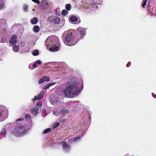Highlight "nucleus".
Returning <instances> with one entry per match:
<instances>
[{
    "mask_svg": "<svg viewBox=\"0 0 156 156\" xmlns=\"http://www.w3.org/2000/svg\"><path fill=\"white\" fill-rule=\"evenodd\" d=\"M79 86L78 83H73L66 88L64 93L68 97L74 96L80 91H79Z\"/></svg>",
    "mask_w": 156,
    "mask_h": 156,
    "instance_id": "f257e3e1",
    "label": "nucleus"
},
{
    "mask_svg": "<svg viewBox=\"0 0 156 156\" xmlns=\"http://www.w3.org/2000/svg\"><path fill=\"white\" fill-rule=\"evenodd\" d=\"M55 84V83H49L48 84L46 85L45 87L44 88V90H46L48 89L49 87L51 86L52 85H54Z\"/></svg>",
    "mask_w": 156,
    "mask_h": 156,
    "instance_id": "5701e85b",
    "label": "nucleus"
},
{
    "mask_svg": "<svg viewBox=\"0 0 156 156\" xmlns=\"http://www.w3.org/2000/svg\"><path fill=\"white\" fill-rule=\"evenodd\" d=\"M4 7V0H0V9H2Z\"/></svg>",
    "mask_w": 156,
    "mask_h": 156,
    "instance_id": "aec40b11",
    "label": "nucleus"
},
{
    "mask_svg": "<svg viewBox=\"0 0 156 156\" xmlns=\"http://www.w3.org/2000/svg\"><path fill=\"white\" fill-rule=\"evenodd\" d=\"M6 132V131L4 129L3 131H2L0 132V134L2 135H3L4 136L5 135Z\"/></svg>",
    "mask_w": 156,
    "mask_h": 156,
    "instance_id": "473e14b6",
    "label": "nucleus"
},
{
    "mask_svg": "<svg viewBox=\"0 0 156 156\" xmlns=\"http://www.w3.org/2000/svg\"><path fill=\"white\" fill-rule=\"evenodd\" d=\"M32 2L38 4H39L40 2L39 0H32Z\"/></svg>",
    "mask_w": 156,
    "mask_h": 156,
    "instance_id": "f704fd0d",
    "label": "nucleus"
},
{
    "mask_svg": "<svg viewBox=\"0 0 156 156\" xmlns=\"http://www.w3.org/2000/svg\"><path fill=\"white\" fill-rule=\"evenodd\" d=\"M32 65L31 64H30L29 65V68L30 69H32V68L31 67V66H32Z\"/></svg>",
    "mask_w": 156,
    "mask_h": 156,
    "instance_id": "ea45409f",
    "label": "nucleus"
},
{
    "mask_svg": "<svg viewBox=\"0 0 156 156\" xmlns=\"http://www.w3.org/2000/svg\"><path fill=\"white\" fill-rule=\"evenodd\" d=\"M31 118V116L28 114H27L25 116V118L27 119H30Z\"/></svg>",
    "mask_w": 156,
    "mask_h": 156,
    "instance_id": "72a5a7b5",
    "label": "nucleus"
},
{
    "mask_svg": "<svg viewBox=\"0 0 156 156\" xmlns=\"http://www.w3.org/2000/svg\"><path fill=\"white\" fill-rule=\"evenodd\" d=\"M19 46L18 45H15L13 47L12 50L16 52H18L19 51Z\"/></svg>",
    "mask_w": 156,
    "mask_h": 156,
    "instance_id": "412c9836",
    "label": "nucleus"
},
{
    "mask_svg": "<svg viewBox=\"0 0 156 156\" xmlns=\"http://www.w3.org/2000/svg\"><path fill=\"white\" fill-rule=\"evenodd\" d=\"M131 65V62H129L127 64L126 66L127 67H129Z\"/></svg>",
    "mask_w": 156,
    "mask_h": 156,
    "instance_id": "58836bf2",
    "label": "nucleus"
},
{
    "mask_svg": "<svg viewBox=\"0 0 156 156\" xmlns=\"http://www.w3.org/2000/svg\"><path fill=\"white\" fill-rule=\"evenodd\" d=\"M10 44L12 45L16 44L17 43L16 37L15 36H13L9 41Z\"/></svg>",
    "mask_w": 156,
    "mask_h": 156,
    "instance_id": "2eb2a0df",
    "label": "nucleus"
},
{
    "mask_svg": "<svg viewBox=\"0 0 156 156\" xmlns=\"http://www.w3.org/2000/svg\"><path fill=\"white\" fill-rule=\"evenodd\" d=\"M69 112V110L67 109H63L59 113L54 112V114L56 116L61 115H64L66 113H68Z\"/></svg>",
    "mask_w": 156,
    "mask_h": 156,
    "instance_id": "9b49d317",
    "label": "nucleus"
},
{
    "mask_svg": "<svg viewBox=\"0 0 156 156\" xmlns=\"http://www.w3.org/2000/svg\"><path fill=\"white\" fill-rule=\"evenodd\" d=\"M55 44L54 39L52 38V37H49L46 39L45 42V45L47 49L48 47L52 46Z\"/></svg>",
    "mask_w": 156,
    "mask_h": 156,
    "instance_id": "1a4fd4ad",
    "label": "nucleus"
},
{
    "mask_svg": "<svg viewBox=\"0 0 156 156\" xmlns=\"http://www.w3.org/2000/svg\"><path fill=\"white\" fill-rule=\"evenodd\" d=\"M24 119L23 118H22V119H18L17 120V121H22L23 120H24Z\"/></svg>",
    "mask_w": 156,
    "mask_h": 156,
    "instance_id": "a19ab883",
    "label": "nucleus"
},
{
    "mask_svg": "<svg viewBox=\"0 0 156 156\" xmlns=\"http://www.w3.org/2000/svg\"><path fill=\"white\" fill-rule=\"evenodd\" d=\"M5 20L4 19L0 20V25H3V23L5 22Z\"/></svg>",
    "mask_w": 156,
    "mask_h": 156,
    "instance_id": "2f4dec72",
    "label": "nucleus"
},
{
    "mask_svg": "<svg viewBox=\"0 0 156 156\" xmlns=\"http://www.w3.org/2000/svg\"><path fill=\"white\" fill-rule=\"evenodd\" d=\"M50 80L49 77L48 76H43L38 81L39 84H41L45 82L49 81Z\"/></svg>",
    "mask_w": 156,
    "mask_h": 156,
    "instance_id": "9d476101",
    "label": "nucleus"
},
{
    "mask_svg": "<svg viewBox=\"0 0 156 156\" xmlns=\"http://www.w3.org/2000/svg\"><path fill=\"white\" fill-rule=\"evenodd\" d=\"M77 36L79 39H82L85 34V30L84 28L81 27H78L77 29Z\"/></svg>",
    "mask_w": 156,
    "mask_h": 156,
    "instance_id": "39448f33",
    "label": "nucleus"
},
{
    "mask_svg": "<svg viewBox=\"0 0 156 156\" xmlns=\"http://www.w3.org/2000/svg\"><path fill=\"white\" fill-rule=\"evenodd\" d=\"M1 107V110H0V121H2L4 120L5 119L7 118L8 116L7 111L6 110H4L3 109H2V106Z\"/></svg>",
    "mask_w": 156,
    "mask_h": 156,
    "instance_id": "423d86ee",
    "label": "nucleus"
},
{
    "mask_svg": "<svg viewBox=\"0 0 156 156\" xmlns=\"http://www.w3.org/2000/svg\"><path fill=\"white\" fill-rule=\"evenodd\" d=\"M28 6L27 5H24L23 6V10L25 12H27V8H28Z\"/></svg>",
    "mask_w": 156,
    "mask_h": 156,
    "instance_id": "cd10ccee",
    "label": "nucleus"
},
{
    "mask_svg": "<svg viewBox=\"0 0 156 156\" xmlns=\"http://www.w3.org/2000/svg\"><path fill=\"white\" fill-rule=\"evenodd\" d=\"M80 136H79L73 139V141L74 142L77 141L78 140H79L80 138Z\"/></svg>",
    "mask_w": 156,
    "mask_h": 156,
    "instance_id": "7c9ffc66",
    "label": "nucleus"
},
{
    "mask_svg": "<svg viewBox=\"0 0 156 156\" xmlns=\"http://www.w3.org/2000/svg\"><path fill=\"white\" fill-rule=\"evenodd\" d=\"M42 103L41 102L38 101L37 103V106H40L41 105Z\"/></svg>",
    "mask_w": 156,
    "mask_h": 156,
    "instance_id": "4c0bfd02",
    "label": "nucleus"
},
{
    "mask_svg": "<svg viewBox=\"0 0 156 156\" xmlns=\"http://www.w3.org/2000/svg\"><path fill=\"white\" fill-rule=\"evenodd\" d=\"M39 54V51L37 50H35L32 52V54L34 55H37Z\"/></svg>",
    "mask_w": 156,
    "mask_h": 156,
    "instance_id": "393cba45",
    "label": "nucleus"
},
{
    "mask_svg": "<svg viewBox=\"0 0 156 156\" xmlns=\"http://www.w3.org/2000/svg\"><path fill=\"white\" fill-rule=\"evenodd\" d=\"M59 125V122H57L55 124L52 126V128L54 129L58 126Z\"/></svg>",
    "mask_w": 156,
    "mask_h": 156,
    "instance_id": "c85d7f7f",
    "label": "nucleus"
},
{
    "mask_svg": "<svg viewBox=\"0 0 156 156\" xmlns=\"http://www.w3.org/2000/svg\"><path fill=\"white\" fill-rule=\"evenodd\" d=\"M44 95V91L41 92L38 96L37 97L36 96H34V99H32L33 100V101H34L36 100H39L43 98Z\"/></svg>",
    "mask_w": 156,
    "mask_h": 156,
    "instance_id": "f8f14e48",
    "label": "nucleus"
},
{
    "mask_svg": "<svg viewBox=\"0 0 156 156\" xmlns=\"http://www.w3.org/2000/svg\"><path fill=\"white\" fill-rule=\"evenodd\" d=\"M63 149L65 152H67L70 149V147L69 145L65 144L63 145Z\"/></svg>",
    "mask_w": 156,
    "mask_h": 156,
    "instance_id": "a211bd4d",
    "label": "nucleus"
},
{
    "mask_svg": "<svg viewBox=\"0 0 156 156\" xmlns=\"http://www.w3.org/2000/svg\"><path fill=\"white\" fill-rule=\"evenodd\" d=\"M30 21L32 24H35L37 23L38 22V20L37 18L35 17L34 19L31 20Z\"/></svg>",
    "mask_w": 156,
    "mask_h": 156,
    "instance_id": "4be33fe9",
    "label": "nucleus"
},
{
    "mask_svg": "<svg viewBox=\"0 0 156 156\" xmlns=\"http://www.w3.org/2000/svg\"><path fill=\"white\" fill-rule=\"evenodd\" d=\"M147 2V0H144L142 3V6L143 8H144L145 5H146Z\"/></svg>",
    "mask_w": 156,
    "mask_h": 156,
    "instance_id": "bb28decb",
    "label": "nucleus"
},
{
    "mask_svg": "<svg viewBox=\"0 0 156 156\" xmlns=\"http://www.w3.org/2000/svg\"><path fill=\"white\" fill-rule=\"evenodd\" d=\"M36 62L37 64L38 65H40L42 63V62L40 60H37Z\"/></svg>",
    "mask_w": 156,
    "mask_h": 156,
    "instance_id": "c9c22d12",
    "label": "nucleus"
},
{
    "mask_svg": "<svg viewBox=\"0 0 156 156\" xmlns=\"http://www.w3.org/2000/svg\"><path fill=\"white\" fill-rule=\"evenodd\" d=\"M78 20L77 17L75 16H70L69 19L70 22L74 24L76 23Z\"/></svg>",
    "mask_w": 156,
    "mask_h": 156,
    "instance_id": "4468645a",
    "label": "nucleus"
},
{
    "mask_svg": "<svg viewBox=\"0 0 156 156\" xmlns=\"http://www.w3.org/2000/svg\"><path fill=\"white\" fill-rule=\"evenodd\" d=\"M73 39L74 37L72 35V34L70 32L66 36L64 42L66 45L72 46L76 44L79 41V39L76 40Z\"/></svg>",
    "mask_w": 156,
    "mask_h": 156,
    "instance_id": "f03ea898",
    "label": "nucleus"
},
{
    "mask_svg": "<svg viewBox=\"0 0 156 156\" xmlns=\"http://www.w3.org/2000/svg\"><path fill=\"white\" fill-rule=\"evenodd\" d=\"M39 108L35 107L32 109V112L33 114L35 115H37L38 113V111L39 110Z\"/></svg>",
    "mask_w": 156,
    "mask_h": 156,
    "instance_id": "6ab92c4d",
    "label": "nucleus"
},
{
    "mask_svg": "<svg viewBox=\"0 0 156 156\" xmlns=\"http://www.w3.org/2000/svg\"><path fill=\"white\" fill-rule=\"evenodd\" d=\"M42 5L45 8H48L49 5V3H48L47 1L43 0L42 2Z\"/></svg>",
    "mask_w": 156,
    "mask_h": 156,
    "instance_id": "dca6fc26",
    "label": "nucleus"
},
{
    "mask_svg": "<svg viewBox=\"0 0 156 156\" xmlns=\"http://www.w3.org/2000/svg\"><path fill=\"white\" fill-rule=\"evenodd\" d=\"M152 95L154 98H156V95L155 94H154V93H152Z\"/></svg>",
    "mask_w": 156,
    "mask_h": 156,
    "instance_id": "79ce46f5",
    "label": "nucleus"
},
{
    "mask_svg": "<svg viewBox=\"0 0 156 156\" xmlns=\"http://www.w3.org/2000/svg\"><path fill=\"white\" fill-rule=\"evenodd\" d=\"M25 128L22 125H17L13 132L14 135L17 136L23 135L26 132Z\"/></svg>",
    "mask_w": 156,
    "mask_h": 156,
    "instance_id": "7ed1b4c3",
    "label": "nucleus"
},
{
    "mask_svg": "<svg viewBox=\"0 0 156 156\" xmlns=\"http://www.w3.org/2000/svg\"><path fill=\"white\" fill-rule=\"evenodd\" d=\"M48 21L50 23L58 24L60 22V19L58 17L51 16L48 17Z\"/></svg>",
    "mask_w": 156,
    "mask_h": 156,
    "instance_id": "6e6552de",
    "label": "nucleus"
},
{
    "mask_svg": "<svg viewBox=\"0 0 156 156\" xmlns=\"http://www.w3.org/2000/svg\"><path fill=\"white\" fill-rule=\"evenodd\" d=\"M93 1V2L91 3V4L90 5H88L87 4H85V5H83L81 7V8L82 9H87L88 11H89L88 10H91V9H90V8H92V5H93V6L94 7H97L98 6L97 5L98 4V3L100 4V2H101L102 0H92Z\"/></svg>",
    "mask_w": 156,
    "mask_h": 156,
    "instance_id": "20e7f679",
    "label": "nucleus"
},
{
    "mask_svg": "<svg viewBox=\"0 0 156 156\" xmlns=\"http://www.w3.org/2000/svg\"><path fill=\"white\" fill-rule=\"evenodd\" d=\"M40 27L37 25L34 26L33 27V31L35 33H38L40 30Z\"/></svg>",
    "mask_w": 156,
    "mask_h": 156,
    "instance_id": "f3484780",
    "label": "nucleus"
},
{
    "mask_svg": "<svg viewBox=\"0 0 156 156\" xmlns=\"http://www.w3.org/2000/svg\"><path fill=\"white\" fill-rule=\"evenodd\" d=\"M71 7V5L70 4H68L66 5V10H69Z\"/></svg>",
    "mask_w": 156,
    "mask_h": 156,
    "instance_id": "c756f323",
    "label": "nucleus"
},
{
    "mask_svg": "<svg viewBox=\"0 0 156 156\" xmlns=\"http://www.w3.org/2000/svg\"><path fill=\"white\" fill-rule=\"evenodd\" d=\"M32 10H33V11H34V9H32Z\"/></svg>",
    "mask_w": 156,
    "mask_h": 156,
    "instance_id": "37998d69",
    "label": "nucleus"
},
{
    "mask_svg": "<svg viewBox=\"0 0 156 156\" xmlns=\"http://www.w3.org/2000/svg\"><path fill=\"white\" fill-rule=\"evenodd\" d=\"M68 13V12L65 9L63 10L62 12V15L64 16H66V15Z\"/></svg>",
    "mask_w": 156,
    "mask_h": 156,
    "instance_id": "a878e982",
    "label": "nucleus"
},
{
    "mask_svg": "<svg viewBox=\"0 0 156 156\" xmlns=\"http://www.w3.org/2000/svg\"><path fill=\"white\" fill-rule=\"evenodd\" d=\"M8 31L6 29L3 30V31L2 30H0V42L4 43L7 42L8 41V38L6 39L4 36L1 37L2 35V33L6 34L7 33Z\"/></svg>",
    "mask_w": 156,
    "mask_h": 156,
    "instance_id": "0eeeda50",
    "label": "nucleus"
},
{
    "mask_svg": "<svg viewBox=\"0 0 156 156\" xmlns=\"http://www.w3.org/2000/svg\"><path fill=\"white\" fill-rule=\"evenodd\" d=\"M59 48L54 44L49 48V50L51 51L56 52L58 51Z\"/></svg>",
    "mask_w": 156,
    "mask_h": 156,
    "instance_id": "ddd939ff",
    "label": "nucleus"
},
{
    "mask_svg": "<svg viewBox=\"0 0 156 156\" xmlns=\"http://www.w3.org/2000/svg\"><path fill=\"white\" fill-rule=\"evenodd\" d=\"M51 128H48L45 129L43 132V133L45 134L50 132L51 130Z\"/></svg>",
    "mask_w": 156,
    "mask_h": 156,
    "instance_id": "b1692460",
    "label": "nucleus"
},
{
    "mask_svg": "<svg viewBox=\"0 0 156 156\" xmlns=\"http://www.w3.org/2000/svg\"><path fill=\"white\" fill-rule=\"evenodd\" d=\"M37 63L35 62L32 65V66L34 68H35L37 67Z\"/></svg>",
    "mask_w": 156,
    "mask_h": 156,
    "instance_id": "e433bc0d",
    "label": "nucleus"
}]
</instances>
